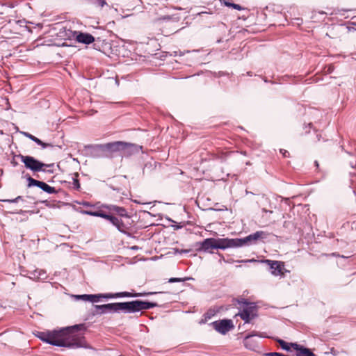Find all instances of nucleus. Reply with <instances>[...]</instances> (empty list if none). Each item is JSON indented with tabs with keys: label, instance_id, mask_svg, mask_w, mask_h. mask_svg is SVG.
Instances as JSON below:
<instances>
[{
	"label": "nucleus",
	"instance_id": "obj_31",
	"mask_svg": "<svg viewBox=\"0 0 356 356\" xmlns=\"http://www.w3.org/2000/svg\"><path fill=\"white\" fill-rule=\"evenodd\" d=\"M100 298L104 299H111V298H117L115 296V293H99Z\"/></svg>",
	"mask_w": 356,
	"mask_h": 356
},
{
	"label": "nucleus",
	"instance_id": "obj_48",
	"mask_svg": "<svg viewBox=\"0 0 356 356\" xmlns=\"http://www.w3.org/2000/svg\"><path fill=\"white\" fill-rule=\"evenodd\" d=\"M245 164H246L247 165H251V163H250V161H248V162H246V163H245Z\"/></svg>",
	"mask_w": 356,
	"mask_h": 356
},
{
	"label": "nucleus",
	"instance_id": "obj_26",
	"mask_svg": "<svg viewBox=\"0 0 356 356\" xmlns=\"http://www.w3.org/2000/svg\"><path fill=\"white\" fill-rule=\"evenodd\" d=\"M277 342L279 343L280 346L283 350L286 351H289L291 350V346H292V343H289L282 339H279Z\"/></svg>",
	"mask_w": 356,
	"mask_h": 356
},
{
	"label": "nucleus",
	"instance_id": "obj_13",
	"mask_svg": "<svg viewBox=\"0 0 356 356\" xmlns=\"http://www.w3.org/2000/svg\"><path fill=\"white\" fill-rule=\"evenodd\" d=\"M75 40L79 43L90 44L95 41V38L88 33L76 31Z\"/></svg>",
	"mask_w": 356,
	"mask_h": 356
},
{
	"label": "nucleus",
	"instance_id": "obj_44",
	"mask_svg": "<svg viewBox=\"0 0 356 356\" xmlns=\"http://www.w3.org/2000/svg\"><path fill=\"white\" fill-rule=\"evenodd\" d=\"M314 165H315V166H316L317 168H318V166H319L318 162L317 161H314Z\"/></svg>",
	"mask_w": 356,
	"mask_h": 356
},
{
	"label": "nucleus",
	"instance_id": "obj_9",
	"mask_svg": "<svg viewBox=\"0 0 356 356\" xmlns=\"http://www.w3.org/2000/svg\"><path fill=\"white\" fill-rule=\"evenodd\" d=\"M195 247L197 252L213 253L211 250L216 249V238H207L202 242L197 243Z\"/></svg>",
	"mask_w": 356,
	"mask_h": 356
},
{
	"label": "nucleus",
	"instance_id": "obj_4",
	"mask_svg": "<svg viewBox=\"0 0 356 356\" xmlns=\"http://www.w3.org/2000/svg\"><path fill=\"white\" fill-rule=\"evenodd\" d=\"M15 156L20 159L21 161L24 164V166L26 169L30 170L34 173L39 172H46V169L44 168H54V163H44L31 156H24L19 154Z\"/></svg>",
	"mask_w": 356,
	"mask_h": 356
},
{
	"label": "nucleus",
	"instance_id": "obj_2",
	"mask_svg": "<svg viewBox=\"0 0 356 356\" xmlns=\"http://www.w3.org/2000/svg\"><path fill=\"white\" fill-rule=\"evenodd\" d=\"M156 302L136 300L129 302H118V313L131 314L147 310L158 307Z\"/></svg>",
	"mask_w": 356,
	"mask_h": 356
},
{
	"label": "nucleus",
	"instance_id": "obj_10",
	"mask_svg": "<svg viewBox=\"0 0 356 356\" xmlns=\"http://www.w3.org/2000/svg\"><path fill=\"white\" fill-rule=\"evenodd\" d=\"M102 208L108 211V213L118 216V218H129V215L124 207H120L115 204H102Z\"/></svg>",
	"mask_w": 356,
	"mask_h": 356
},
{
	"label": "nucleus",
	"instance_id": "obj_21",
	"mask_svg": "<svg viewBox=\"0 0 356 356\" xmlns=\"http://www.w3.org/2000/svg\"><path fill=\"white\" fill-rule=\"evenodd\" d=\"M257 335L258 334L256 332H253L252 334H249L245 337L243 339V343L247 348L254 350L257 347L256 343L255 341L252 340V337Z\"/></svg>",
	"mask_w": 356,
	"mask_h": 356
},
{
	"label": "nucleus",
	"instance_id": "obj_8",
	"mask_svg": "<svg viewBox=\"0 0 356 356\" xmlns=\"http://www.w3.org/2000/svg\"><path fill=\"white\" fill-rule=\"evenodd\" d=\"M104 145L106 150V158H112L116 154H120V150L127 145L124 144L122 141H115L104 144Z\"/></svg>",
	"mask_w": 356,
	"mask_h": 356
},
{
	"label": "nucleus",
	"instance_id": "obj_34",
	"mask_svg": "<svg viewBox=\"0 0 356 356\" xmlns=\"http://www.w3.org/2000/svg\"><path fill=\"white\" fill-rule=\"evenodd\" d=\"M266 356H287V355H284V354L280 353L271 352V353H266Z\"/></svg>",
	"mask_w": 356,
	"mask_h": 356
},
{
	"label": "nucleus",
	"instance_id": "obj_19",
	"mask_svg": "<svg viewBox=\"0 0 356 356\" xmlns=\"http://www.w3.org/2000/svg\"><path fill=\"white\" fill-rule=\"evenodd\" d=\"M296 350V356H316L312 350L299 344H291Z\"/></svg>",
	"mask_w": 356,
	"mask_h": 356
},
{
	"label": "nucleus",
	"instance_id": "obj_41",
	"mask_svg": "<svg viewBox=\"0 0 356 356\" xmlns=\"http://www.w3.org/2000/svg\"><path fill=\"white\" fill-rule=\"evenodd\" d=\"M11 164L13 165V166H17L18 165V163L16 162L14 159L11 161Z\"/></svg>",
	"mask_w": 356,
	"mask_h": 356
},
{
	"label": "nucleus",
	"instance_id": "obj_32",
	"mask_svg": "<svg viewBox=\"0 0 356 356\" xmlns=\"http://www.w3.org/2000/svg\"><path fill=\"white\" fill-rule=\"evenodd\" d=\"M76 299L82 300L83 301H88L89 294H83V295H76Z\"/></svg>",
	"mask_w": 356,
	"mask_h": 356
},
{
	"label": "nucleus",
	"instance_id": "obj_43",
	"mask_svg": "<svg viewBox=\"0 0 356 356\" xmlns=\"http://www.w3.org/2000/svg\"><path fill=\"white\" fill-rule=\"evenodd\" d=\"M17 200L19 202V200H23V197L22 196H17L16 197Z\"/></svg>",
	"mask_w": 356,
	"mask_h": 356
},
{
	"label": "nucleus",
	"instance_id": "obj_14",
	"mask_svg": "<svg viewBox=\"0 0 356 356\" xmlns=\"http://www.w3.org/2000/svg\"><path fill=\"white\" fill-rule=\"evenodd\" d=\"M266 262L269 264L271 273L273 275L277 276L283 274L282 269L284 264L282 261L266 260Z\"/></svg>",
	"mask_w": 356,
	"mask_h": 356
},
{
	"label": "nucleus",
	"instance_id": "obj_38",
	"mask_svg": "<svg viewBox=\"0 0 356 356\" xmlns=\"http://www.w3.org/2000/svg\"><path fill=\"white\" fill-rule=\"evenodd\" d=\"M46 169L47 173L52 174L54 172V170L51 169V168H44Z\"/></svg>",
	"mask_w": 356,
	"mask_h": 356
},
{
	"label": "nucleus",
	"instance_id": "obj_12",
	"mask_svg": "<svg viewBox=\"0 0 356 356\" xmlns=\"http://www.w3.org/2000/svg\"><path fill=\"white\" fill-rule=\"evenodd\" d=\"M124 144L127 145L123 147L122 149L120 150V154L124 156H129L135 153H138L139 151L142 149L141 146L138 145L123 142Z\"/></svg>",
	"mask_w": 356,
	"mask_h": 356
},
{
	"label": "nucleus",
	"instance_id": "obj_22",
	"mask_svg": "<svg viewBox=\"0 0 356 356\" xmlns=\"http://www.w3.org/2000/svg\"><path fill=\"white\" fill-rule=\"evenodd\" d=\"M154 293H132L131 292H118L115 293V296L117 298H136V297H140L145 295H150L154 294Z\"/></svg>",
	"mask_w": 356,
	"mask_h": 356
},
{
	"label": "nucleus",
	"instance_id": "obj_49",
	"mask_svg": "<svg viewBox=\"0 0 356 356\" xmlns=\"http://www.w3.org/2000/svg\"><path fill=\"white\" fill-rule=\"evenodd\" d=\"M138 1H141L140 0H138Z\"/></svg>",
	"mask_w": 356,
	"mask_h": 356
},
{
	"label": "nucleus",
	"instance_id": "obj_42",
	"mask_svg": "<svg viewBox=\"0 0 356 356\" xmlns=\"http://www.w3.org/2000/svg\"><path fill=\"white\" fill-rule=\"evenodd\" d=\"M189 251H190L189 250H181L180 251V252L181 253H188V252H189Z\"/></svg>",
	"mask_w": 356,
	"mask_h": 356
},
{
	"label": "nucleus",
	"instance_id": "obj_40",
	"mask_svg": "<svg viewBox=\"0 0 356 356\" xmlns=\"http://www.w3.org/2000/svg\"><path fill=\"white\" fill-rule=\"evenodd\" d=\"M218 254L220 257V259L219 261L220 262H221V260H223L224 261L226 262V261L225 260V258H224V257H223V255L222 254L218 252Z\"/></svg>",
	"mask_w": 356,
	"mask_h": 356
},
{
	"label": "nucleus",
	"instance_id": "obj_18",
	"mask_svg": "<svg viewBox=\"0 0 356 356\" xmlns=\"http://www.w3.org/2000/svg\"><path fill=\"white\" fill-rule=\"evenodd\" d=\"M90 149V154L93 157L106 158V154L104 144L91 146Z\"/></svg>",
	"mask_w": 356,
	"mask_h": 356
},
{
	"label": "nucleus",
	"instance_id": "obj_1",
	"mask_svg": "<svg viewBox=\"0 0 356 356\" xmlns=\"http://www.w3.org/2000/svg\"><path fill=\"white\" fill-rule=\"evenodd\" d=\"M85 330L84 324H79L59 330L38 331L35 335L41 341L54 346L77 348L84 347L86 343L84 337L79 333Z\"/></svg>",
	"mask_w": 356,
	"mask_h": 356
},
{
	"label": "nucleus",
	"instance_id": "obj_6",
	"mask_svg": "<svg viewBox=\"0 0 356 356\" xmlns=\"http://www.w3.org/2000/svg\"><path fill=\"white\" fill-rule=\"evenodd\" d=\"M26 180L28 181L27 186L29 188L36 186L40 188L43 191L46 192L48 194H55L57 193V191L54 187H52L44 181L36 180L29 176V175L26 177Z\"/></svg>",
	"mask_w": 356,
	"mask_h": 356
},
{
	"label": "nucleus",
	"instance_id": "obj_27",
	"mask_svg": "<svg viewBox=\"0 0 356 356\" xmlns=\"http://www.w3.org/2000/svg\"><path fill=\"white\" fill-rule=\"evenodd\" d=\"M74 177L72 179H73V188L74 189H76V191H79L81 186H80L79 181L78 179L79 174L74 173Z\"/></svg>",
	"mask_w": 356,
	"mask_h": 356
},
{
	"label": "nucleus",
	"instance_id": "obj_11",
	"mask_svg": "<svg viewBox=\"0 0 356 356\" xmlns=\"http://www.w3.org/2000/svg\"><path fill=\"white\" fill-rule=\"evenodd\" d=\"M97 314L118 313V302L95 305Z\"/></svg>",
	"mask_w": 356,
	"mask_h": 356
},
{
	"label": "nucleus",
	"instance_id": "obj_23",
	"mask_svg": "<svg viewBox=\"0 0 356 356\" xmlns=\"http://www.w3.org/2000/svg\"><path fill=\"white\" fill-rule=\"evenodd\" d=\"M250 245V241L248 238V236H245V238H234V248H239V247H243V246H249Z\"/></svg>",
	"mask_w": 356,
	"mask_h": 356
},
{
	"label": "nucleus",
	"instance_id": "obj_16",
	"mask_svg": "<svg viewBox=\"0 0 356 356\" xmlns=\"http://www.w3.org/2000/svg\"><path fill=\"white\" fill-rule=\"evenodd\" d=\"M216 249L225 250L227 248H233L234 238H216Z\"/></svg>",
	"mask_w": 356,
	"mask_h": 356
},
{
	"label": "nucleus",
	"instance_id": "obj_3",
	"mask_svg": "<svg viewBox=\"0 0 356 356\" xmlns=\"http://www.w3.org/2000/svg\"><path fill=\"white\" fill-rule=\"evenodd\" d=\"M79 212L82 214L95 217H100L104 219H106L108 220L113 226H115L119 232L123 234H127V230L128 228L127 225L123 222L122 219L108 212L106 213L102 210L92 211L90 210L83 209H80Z\"/></svg>",
	"mask_w": 356,
	"mask_h": 356
},
{
	"label": "nucleus",
	"instance_id": "obj_37",
	"mask_svg": "<svg viewBox=\"0 0 356 356\" xmlns=\"http://www.w3.org/2000/svg\"><path fill=\"white\" fill-rule=\"evenodd\" d=\"M81 204L83 206H84V207H93V205H92V204H91L89 202H86V201H84V202H81Z\"/></svg>",
	"mask_w": 356,
	"mask_h": 356
},
{
	"label": "nucleus",
	"instance_id": "obj_36",
	"mask_svg": "<svg viewBox=\"0 0 356 356\" xmlns=\"http://www.w3.org/2000/svg\"><path fill=\"white\" fill-rule=\"evenodd\" d=\"M280 152L284 157L289 156V152L287 150L284 149H280Z\"/></svg>",
	"mask_w": 356,
	"mask_h": 356
},
{
	"label": "nucleus",
	"instance_id": "obj_5",
	"mask_svg": "<svg viewBox=\"0 0 356 356\" xmlns=\"http://www.w3.org/2000/svg\"><path fill=\"white\" fill-rule=\"evenodd\" d=\"M242 302L245 307L238 315L244 321L245 323H250L252 319L257 316V305L254 302H249L247 300H243Z\"/></svg>",
	"mask_w": 356,
	"mask_h": 356
},
{
	"label": "nucleus",
	"instance_id": "obj_25",
	"mask_svg": "<svg viewBox=\"0 0 356 356\" xmlns=\"http://www.w3.org/2000/svg\"><path fill=\"white\" fill-rule=\"evenodd\" d=\"M31 275L34 278H37L38 280H44L47 277L46 272L42 269L35 270L33 273H31Z\"/></svg>",
	"mask_w": 356,
	"mask_h": 356
},
{
	"label": "nucleus",
	"instance_id": "obj_30",
	"mask_svg": "<svg viewBox=\"0 0 356 356\" xmlns=\"http://www.w3.org/2000/svg\"><path fill=\"white\" fill-rule=\"evenodd\" d=\"M100 299L99 294H89L88 301L91 302H96Z\"/></svg>",
	"mask_w": 356,
	"mask_h": 356
},
{
	"label": "nucleus",
	"instance_id": "obj_24",
	"mask_svg": "<svg viewBox=\"0 0 356 356\" xmlns=\"http://www.w3.org/2000/svg\"><path fill=\"white\" fill-rule=\"evenodd\" d=\"M236 153H238V152H236ZM234 154L235 152H220L216 155V159L219 160L220 162H225Z\"/></svg>",
	"mask_w": 356,
	"mask_h": 356
},
{
	"label": "nucleus",
	"instance_id": "obj_45",
	"mask_svg": "<svg viewBox=\"0 0 356 356\" xmlns=\"http://www.w3.org/2000/svg\"><path fill=\"white\" fill-rule=\"evenodd\" d=\"M174 227H175V229H180L181 227V226L176 225V226H174Z\"/></svg>",
	"mask_w": 356,
	"mask_h": 356
},
{
	"label": "nucleus",
	"instance_id": "obj_7",
	"mask_svg": "<svg viewBox=\"0 0 356 356\" xmlns=\"http://www.w3.org/2000/svg\"><path fill=\"white\" fill-rule=\"evenodd\" d=\"M213 327L219 333L225 334L234 328L233 321L231 319H223L211 323Z\"/></svg>",
	"mask_w": 356,
	"mask_h": 356
},
{
	"label": "nucleus",
	"instance_id": "obj_28",
	"mask_svg": "<svg viewBox=\"0 0 356 356\" xmlns=\"http://www.w3.org/2000/svg\"><path fill=\"white\" fill-rule=\"evenodd\" d=\"M90 3L95 6L102 8L106 4L105 0H89Z\"/></svg>",
	"mask_w": 356,
	"mask_h": 356
},
{
	"label": "nucleus",
	"instance_id": "obj_29",
	"mask_svg": "<svg viewBox=\"0 0 356 356\" xmlns=\"http://www.w3.org/2000/svg\"><path fill=\"white\" fill-rule=\"evenodd\" d=\"M225 5L227 6L232 7L234 9H236L237 10H243V8L241 5H239V4H236V3H230V2H225Z\"/></svg>",
	"mask_w": 356,
	"mask_h": 356
},
{
	"label": "nucleus",
	"instance_id": "obj_35",
	"mask_svg": "<svg viewBox=\"0 0 356 356\" xmlns=\"http://www.w3.org/2000/svg\"><path fill=\"white\" fill-rule=\"evenodd\" d=\"M0 201L3 202H8V203H17L18 201L17 200L16 197L14 199H4V200H0Z\"/></svg>",
	"mask_w": 356,
	"mask_h": 356
},
{
	"label": "nucleus",
	"instance_id": "obj_47",
	"mask_svg": "<svg viewBox=\"0 0 356 356\" xmlns=\"http://www.w3.org/2000/svg\"><path fill=\"white\" fill-rule=\"evenodd\" d=\"M241 154L244 155V156H247L246 152H241Z\"/></svg>",
	"mask_w": 356,
	"mask_h": 356
},
{
	"label": "nucleus",
	"instance_id": "obj_33",
	"mask_svg": "<svg viewBox=\"0 0 356 356\" xmlns=\"http://www.w3.org/2000/svg\"><path fill=\"white\" fill-rule=\"evenodd\" d=\"M188 278L182 279V278H178V277H172V278L169 279L168 282L170 283L181 282H184V280H188Z\"/></svg>",
	"mask_w": 356,
	"mask_h": 356
},
{
	"label": "nucleus",
	"instance_id": "obj_15",
	"mask_svg": "<svg viewBox=\"0 0 356 356\" xmlns=\"http://www.w3.org/2000/svg\"><path fill=\"white\" fill-rule=\"evenodd\" d=\"M76 31H73L63 26L57 33V37L63 40H72L75 39Z\"/></svg>",
	"mask_w": 356,
	"mask_h": 356
},
{
	"label": "nucleus",
	"instance_id": "obj_17",
	"mask_svg": "<svg viewBox=\"0 0 356 356\" xmlns=\"http://www.w3.org/2000/svg\"><path fill=\"white\" fill-rule=\"evenodd\" d=\"M268 234L264 231H257L256 232L251 234L248 236V238L250 241V244L254 245L257 244L259 241H263L267 238Z\"/></svg>",
	"mask_w": 356,
	"mask_h": 356
},
{
	"label": "nucleus",
	"instance_id": "obj_20",
	"mask_svg": "<svg viewBox=\"0 0 356 356\" xmlns=\"http://www.w3.org/2000/svg\"><path fill=\"white\" fill-rule=\"evenodd\" d=\"M22 134L24 136H26V138L31 140L32 141L37 143L38 145H40L42 149H45L49 147H53V145L51 143H46L42 142L40 139H39L38 138L35 137V136L31 134L30 133L22 132Z\"/></svg>",
	"mask_w": 356,
	"mask_h": 356
},
{
	"label": "nucleus",
	"instance_id": "obj_46",
	"mask_svg": "<svg viewBox=\"0 0 356 356\" xmlns=\"http://www.w3.org/2000/svg\"><path fill=\"white\" fill-rule=\"evenodd\" d=\"M42 202L44 203L46 206H49V202H48L47 200H45V201H44Z\"/></svg>",
	"mask_w": 356,
	"mask_h": 356
},
{
	"label": "nucleus",
	"instance_id": "obj_39",
	"mask_svg": "<svg viewBox=\"0 0 356 356\" xmlns=\"http://www.w3.org/2000/svg\"><path fill=\"white\" fill-rule=\"evenodd\" d=\"M256 261H257V260H255L254 259L241 261V262H256Z\"/></svg>",
	"mask_w": 356,
	"mask_h": 356
}]
</instances>
